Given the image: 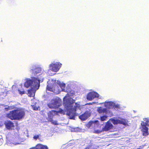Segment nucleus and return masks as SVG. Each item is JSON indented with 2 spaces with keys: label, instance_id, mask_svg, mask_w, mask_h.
Listing matches in <instances>:
<instances>
[{
  "label": "nucleus",
  "instance_id": "nucleus-30",
  "mask_svg": "<svg viewBox=\"0 0 149 149\" xmlns=\"http://www.w3.org/2000/svg\"><path fill=\"white\" fill-rule=\"evenodd\" d=\"M94 123H99V122L97 120H96L95 121V122H94Z\"/></svg>",
  "mask_w": 149,
  "mask_h": 149
},
{
  "label": "nucleus",
  "instance_id": "nucleus-10",
  "mask_svg": "<svg viewBox=\"0 0 149 149\" xmlns=\"http://www.w3.org/2000/svg\"><path fill=\"white\" fill-rule=\"evenodd\" d=\"M57 111L55 110H52L49 111L48 113V120L53 119V116L57 114Z\"/></svg>",
  "mask_w": 149,
  "mask_h": 149
},
{
  "label": "nucleus",
  "instance_id": "nucleus-8",
  "mask_svg": "<svg viewBox=\"0 0 149 149\" xmlns=\"http://www.w3.org/2000/svg\"><path fill=\"white\" fill-rule=\"evenodd\" d=\"M90 116V113L88 111H86L84 113L79 116V118L82 121L86 120Z\"/></svg>",
  "mask_w": 149,
  "mask_h": 149
},
{
  "label": "nucleus",
  "instance_id": "nucleus-2",
  "mask_svg": "<svg viewBox=\"0 0 149 149\" xmlns=\"http://www.w3.org/2000/svg\"><path fill=\"white\" fill-rule=\"evenodd\" d=\"M25 115L24 110L22 109H15L7 113L6 116L11 120H20L24 118Z\"/></svg>",
  "mask_w": 149,
  "mask_h": 149
},
{
  "label": "nucleus",
  "instance_id": "nucleus-5",
  "mask_svg": "<svg viewBox=\"0 0 149 149\" xmlns=\"http://www.w3.org/2000/svg\"><path fill=\"white\" fill-rule=\"evenodd\" d=\"M47 105L51 109L57 108L60 106L58 101L56 99L52 100L51 102L49 103Z\"/></svg>",
  "mask_w": 149,
  "mask_h": 149
},
{
  "label": "nucleus",
  "instance_id": "nucleus-22",
  "mask_svg": "<svg viewBox=\"0 0 149 149\" xmlns=\"http://www.w3.org/2000/svg\"><path fill=\"white\" fill-rule=\"evenodd\" d=\"M46 89L48 91H50L52 92L53 91L52 88L51 86H49L48 85L47 86Z\"/></svg>",
  "mask_w": 149,
  "mask_h": 149
},
{
  "label": "nucleus",
  "instance_id": "nucleus-1",
  "mask_svg": "<svg viewBox=\"0 0 149 149\" xmlns=\"http://www.w3.org/2000/svg\"><path fill=\"white\" fill-rule=\"evenodd\" d=\"M66 97L63 99V104L64 108L67 111L66 114L69 116L70 119H74L75 116H77L78 114L76 112L77 109L80 108V105L76 103L75 105L73 108L74 100L71 97L66 99Z\"/></svg>",
  "mask_w": 149,
  "mask_h": 149
},
{
  "label": "nucleus",
  "instance_id": "nucleus-6",
  "mask_svg": "<svg viewBox=\"0 0 149 149\" xmlns=\"http://www.w3.org/2000/svg\"><path fill=\"white\" fill-rule=\"evenodd\" d=\"M99 95L97 93L94 91L88 93L86 96V99L89 101H91L95 98H98Z\"/></svg>",
  "mask_w": 149,
  "mask_h": 149
},
{
  "label": "nucleus",
  "instance_id": "nucleus-7",
  "mask_svg": "<svg viewBox=\"0 0 149 149\" xmlns=\"http://www.w3.org/2000/svg\"><path fill=\"white\" fill-rule=\"evenodd\" d=\"M62 65V64L58 62L56 63H52L50 65L49 67L51 68L52 71L56 72L59 70Z\"/></svg>",
  "mask_w": 149,
  "mask_h": 149
},
{
  "label": "nucleus",
  "instance_id": "nucleus-25",
  "mask_svg": "<svg viewBox=\"0 0 149 149\" xmlns=\"http://www.w3.org/2000/svg\"><path fill=\"white\" fill-rule=\"evenodd\" d=\"M101 131L99 130H95L94 131V133L96 134H99L101 133Z\"/></svg>",
  "mask_w": 149,
  "mask_h": 149
},
{
  "label": "nucleus",
  "instance_id": "nucleus-32",
  "mask_svg": "<svg viewBox=\"0 0 149 149\" xmlns=\"http://www.w3.org/2000/svg\"><path fill=\"white\" fill-rule=\"evenodd\" d=\"M88 104H89V105H91L92 103H88Z\"/></svg>",
  "mask_w": 149,
  "mask_h": 149
},
{
  "label": "nucleus",
  "instance_id": "nucleus-16",
  "mask_svg": "<svg viewBox=\"0 0 149 149\" xmlns=\"http://www.w3.org/2000/svg\"><path fill=\"white\" fill-rule=\"evenodd\" d=\"M35 92L32 90H29L28 91V94L30 97H34L35 95Z\"/></svg>",
  "mask_w": 149,
  "mask_h": 149
},
{
  "label": "nucleus",
  "instance_id": "nucleus-17",
  "mask_svg": "<svg viewBox=\"0 0 149 149\" xmlns=\"http://www.w3.org/2000/svg\"><path fill=\"white\" fill-rule=\"evenodd\" d=\"M108 116L107 115H104L100 116L99 119L101 121H104L107 120Z\"/></svg>",
  "mask_w": 149,
  "mask_h": 149
},
{
  "label": "nucleus",
  "instance_id": "nucleus-23",
  "mask_svg": "<svg viewBox=\"0 0 149 149\" xmlns=\"http://www.w3.org/2000/svg\"><path fill=\"white\" fill-rule=\"evenodd\" d=\"M39 136L40 135H36L33 136V138L34 139L36 140L37 139L39 138Z\"/></svg>",
  "mask_w": 149,
  "mask_h": 149
},
{
  "label": "nucleus",
  "instance_id": "nucleus-27",
  "mask_svg": "<svg viewBox=\"0 0 149 149\" xmlns=\"http://www.w3.org/2000/svg\"><path fill=\"white\" fill-rule=\"evenodd\" d=\"M88 147H89V149H93L92 148V145H89L87 146Z\"/></svg>",
  "mask_w": 149,
  "mask_h": 149
},
{
  "label": "nucleus",
  "instance_id": "nucleus-13",
  "mask_svg": "<svg viewBox=\"0 0 149 149\" xmlns=\"http://www.w3.org/2000/svg\"><path fill=\"white\" fill-rule=\"evenodd\" d=\"M41 71V69L40 68H36L33 70H31V73L34 75H36L38 73H40Z\"/></svg>",
  "mask_w": 149,
  "mask_h": 149
},
{
  "label": "nucleus",
  "instance_id": "nucleus-29",
  "mask_svg": "<svg viewBox=\"0 0 149 149\" xmlns=\"http://www.w3.org/2000/svg\"><path fill=\"white\" fill-rule=\"evenodd\" d=\"M136 149H143V148L141 146H140L139 148H138Z\"/></svg>",
  "mask_w": 149,
  "mask_h": 149
},
{
  "label": "nucleus",
  "instance_id": "nucleus-28",
  "mask_svg": "<svg viewBox=\"0 0 149 149\" xmlns=\"http://www.w3.org/2000/svg\"><path fill=\"white\" fill-rule=\"evenodd\" d=\"M33 109L34 110H38V108L37 107H33Z\"/></svg>",
  "mask_w": 149,
  "mask_h": 149
},
{
  "label": "nucleus",
  "instance_id": "nucleus-15",
  "mask_svg": "<svg viewBox=\"0 0 149 149\" xmlns=\"http://www.w3.org/2000/svg\"><path fill=\"white\" fill-rule=\"evenodd\" d=\"M36 147L39 149H48V148L47 146L41 144H37L36 145Z\"/></svg>",
  "mask_w": 149,
  "mask_h": 149
},
{
  "label": "nucleus",
  "instance_id": "nucleus-24",
  "mask_svg": "<svg viewBox=\"0 0 149 149\" xmlns=\"http://www.w3.org/2000/svg\"><path fill=\"white\" fill-rule=\"evenodd\" d=\"M18 91L19 92V93L21 95L24 94L25 93V91H21L19 89H18Z\"/></svg>",
  "mask_w": 149,
  "mask_h": 149
},
{
  "label": "nucleus",
  "instance_id": "nucleus-9",
  "mask_svg": "<svg viewBox=\"0 0 149 149\" xmlns=\"http://www.w3.org/2000/svg\"><path fill=\"white\" fill-rule=\"evenodd\" d=\"M6 127L8 130L12 129V128L14 127V123L10 120L6 122L5 123Z\"/></svg>",
  "mask_w": 149,
  "mask_h": 149
},
{
  "label": "nucleus",
  "instance_id": "nucleus-12",
  "mask_svg": "<svg viewBox=\"0 0 149 149\" xmlns=\"http://www.w3.org/2000/svg\"><path fill=\"white\" fill-rule=\"evenodd\" d=\"M97 111L99 114L106 113L107 112V109L106 108H103L100 107L97 108Z\"/></svg>",
  "mask_w": 149,
  "mask_h": 149
},
{
  "label": "nucleus",
  "instance_id": "nucleus-19",
  "mask_svg": "<svg viewBox=\"0 0 149 149\" xmlns=\"http://www.w3.org/2000/svg\"><path fill=\"white\" fill-rule=\"evenodd\" d=\"M59 86L61 88L62 90L64 89L65 86V84L64 83H60L58 84Z\"/></svg>",
  "mask_w": 149,
  "mask_h": 149
},
{
  "label": "nucleus",
  "instance_id": "nucleus-26",
  "mask_svg": "<svg viewBox=\"0 0 149 149\" xmlns=\"http://www.w3.org/2000/svg\"><path fill=\"white\" fill-rule=\"evenodd\" d=\"M3 140L2 139H0V145H1L3 143Z\"/></svg>",
  "mask_w": 149,
  "mask_h": 149
},
{
  "label": "nucleus",
  "instance_id": "nucleus-14",
  "mask_svg": "<svg viewBox=\"0 0 149 149\" xmlns=\"http://www.w3.org/2000/svg\"><path fill=\"white\" fill-rule=\"evenodd\" d=\"M114 104V102H108L105 103L104 106L107 108H109L111 107H112Z\"/></svg>",
  "mask_w": 149,
  "mask_h": 149
},
{
  "label": "nucleus",
  "instance_id": "nucleus-18",
  "mask_svg": "<svg viewBox=\"0 0 149 149\" xmlns=\"http://www.w3.org/2000/svg\"><path fill=\"white\" fill-rule=\"evenodd\" d=\"M113 107L115 109L118 110L120 109V105L118 104H116L114 103V104L113 105Z\"/></svg>",
  "mask_w": 149,
  "mask_h": 149
},
{
  "label": "nucleus",
  "instance_id": "nucleus-3",
  "mask_svg": "<svg viewBox=\"0 0 149 149\" xmlns=\"http://www.w3.org/2000/svg\"><path fill=\"white\" fill-rule=\"evenodd\" d=\"M40 80L34 77L32 78L31 79L27 80L25 83L24 85L28 88L29 86H32L35 88H38L40 86Z\"/></svg>",
  "mask_w": 149,
  "mask_h": 149
},
{
  "label": "nucleus",
  "instance_id": "nucleus-21",
  "mask_svg": "<svg viewBox=\"0 0 149 149\" xmlns=\"http://www.w3.org/2000/svg\"><path fill=\"white\" fill-rule=\"evenodd\" d=\"M57 114L58 113H59L61 114H65V112L64 110H63L62 109H59V111H57Z\"/></svg>",
  "mask_w": 149,
  "mask_h": 149
},
{
  "label": "nucleus",
  "instance_id": "nucleus-4",
  "mask_svg": "<svg viewBox=\"0 0 149 149\" xmlns=\"http://www.w3.org/2000/svg\"><path fill=\"white\" fill-rule=\"evenodd\" d=\"M110 120L112 123L114 125L121 124L124 125H126L127 124V120L120 117L116 119L111 118Z\"/></svg>",
  "mask_w": 149,
  "mask_h": 149
},
{
  "label": "nucleus",
  "instance_id": "nucleus-11",
  "mask_svg": "<svg viewBox=\"0 0 149 149\" xmlns=\"http://www.w3.org/2000/svg\"><path fill=\"white\" fill-rule=\"evenodd\" d=\"M113 125L112 124L109 122H107L104 126L103 130L104 131H107L112 129Z\"/></svg>",
  "mask_w": 149,
  "mask_h": 149
},
{
  "label": "nucleus",
  "instance_id": "nucleus-31",
  "mask_svg": "<svg viewBox=\"0 0 149 149\" xmlns=\"http://www.w3.org/2000/svg\"><path fill=\"white\" fill-rule=\"evenodd\" d=\"M13 144H14L15 145H16L19 144V143H13Z\"/></svg>",
  "mask_w": 149,
  "mask_h": 149
},
{
  "label": "nucleus",
  "instance_id": "nucleus-20",
  "mask_svg": "<svg viewBox=\"0 0 149 149\" xmlns=\"http://www.w3.org/2000/svg\"><path fill=\"white\" fill-rule=\"evenodd\" d=\"M48 121L50 122L51 123L54 125H57V122L56 121H53V119H50V120H48Z\"/></svg>",
  "mask_w": 149,
  "mask_h": 149
}]
</instances>
